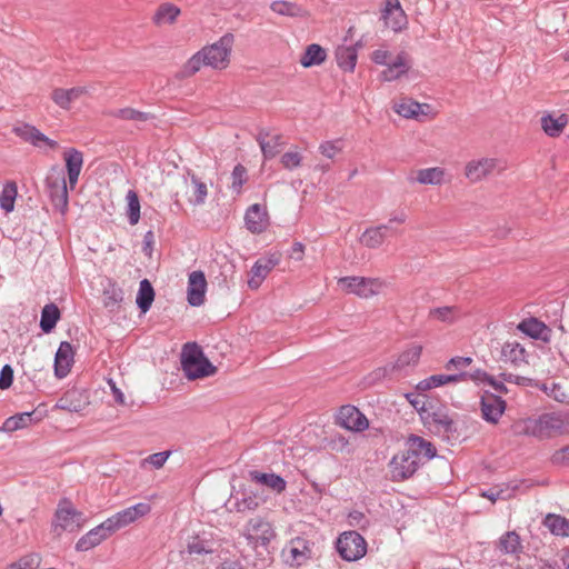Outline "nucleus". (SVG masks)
Instances as JSON below:
<instances>
[{"mask_svg":"<svg viewBox=\"0 0 569 569\" xmlns=\"http://www.w3.org/2000/svg\"><path fill=\"white\" fill-rule=\"evenodd\" d=\"M40 420L41 415H38L36 410L16 413L4 420L2 429L6 432H13Z\"/></svg>","mask_w":569,"mask_h":569,"instance_id":"29","label":"nucleus"},{"mask_svg":"<svg viewBox=\"0 0 569 569\" xmlns=\"http://www.w3.org/2000/svg\"><path fill=\"white\" fill-rule=\"evenodd\" d=\"M421 352L422 347L420 345H413L405 350L392 365L397 371L408 366H416L420 359Z\"/></svg>","mask_w":569,"mask_h":569,"instance_id":"40","label":"nucleus"},{"mask_svg":"<svg viewBox=\"0 0 569 569\" xmlns=\"http://www.w3.org/2000/svg\"><path fill=\"white\" fill-rule=\"evenodd\" d=\"M66 162V169L68 174V181L70 189L73 190L78 183L79 176L83 166V154L81 151L69 148L63 153Z\"/></svg>","mask_w":569,"mask_h":569,"instance_id":"17","label":"nucleus"},{"mask_svg":"<svg viewBox=\"0 0 569 569\" xmlns=\"http://www.w3.org/2000/svg\"><path fill=\"white\" fill-rule=\"evenodd\" d=\"M73 348L68 341H62L56 352L54 357V372L59 378H63L70 371L73 363Z\"/></svg>","mask_w":569,"mask_h":569,"instance_id":"23","label":"nucleus"},{"mask_svg":"<svg viewBox=\"0 0 569 569\" xmlns=\"http://www.w3.org/2000/svg\"><path fill=\"white\" fill-rule=\"evenodd\" d=\"M169 456H170V451H161V452L152 453L149 456L148 461L154 468L159 469L166 463Z\"/></svg>","mask_w":569,"mask_h":569,"instance_id":"64","label":"nucleus"},{"mask_svg":"<svg viewBox=\"0 0 569 569\" xmlns=\"http://www.w3.org/2000/svg\"><path fill=\"white\" fill-rule=\"evenodd\" d=\"M408 449L406 450L411 456L420 458H425L426 460H430L436 457L437 449L436 447L428 440L422 437L411 435L407 440Z\"/></svg>","mask_w":569,"mask_h":569,"instance_id":"24","label":"nucleus"},{"mask_svg":"<svg viewBox=\"0 0 569 569\" xmlns=\"http://www.w3.org/2000/svg\"><path fill=\"white\" fill-rule=\"evenodd\" d=\"M123 290L112 280L108 279L103 284L102 303L110 312H117L123 301Z\"/></svg>","mask_w":569,"mask_h":569,"instance_id":"26","label":"nucleus"},{"mask_svg":"<svg viewBox=\"0 0 569 569\" xmlns=\"http://www.w3.org/2000/svg\"><path fill=\"white\" fill-rule=\"evenodd\" d=\"M188 552L190 555H206L211 552V550L207 547L206 541L197 537L188 543Z\"/></svg>","mask_w":569,"mask_h":569,"instance_id":"60","label":"nucleus"},{"mask_svg":"<svg viewBox=\"0 0 569 569\" xmlns=\"http://www.w3.org/2000/svg\"><path fill=\"white\" fill-rule=\"evenodd\" d=\"M279 261L280 259L277 254L258 259L249 272L250 278L248 279V287L252 290L258 289Z\"/></svg>","mask_w":569,"mask_h":569,"instance_id":"14","label":"nucleus"},{"mask_svg":"<svg viewBox=\"0 0 569 569\" xmlns=\"http://www.w3.org/2000/svg\"><path fill=\"white\" fill-rule=\"evenodd\" d=\"M525 348L518 342H506L501 349V357L506 361L518 363L523 361Z\"/></svg>","mask_w":569,"mask_h":569,"instance_id":"47","label":"nucleus"},{"mask_svg":"<svg viewBox=\"0 0 569 569\" xmlns=\"http://www.w3.org/2000/svg\"><path fill=\"white\" fill-rule=\"evenodd\" d=\"M515 432L538 439L569 433V413L548 412L538 418H527L515 425Z\"/></svg>","mask_w":569,"mask_h":569,"instance_id":"1","label":"nucleus"},{"mask_svg":"<svg viewBox=\"0 0 569 569\" xmlns=\"http://www.w3.org/2000/svg\"><path fill=\"white\" fill-rule=\"evenodd\" d=\"M231 188L233 191L239 193L241 191L242 186L247 182V169L242 164H237L231 173Z\"/></svg>","mask_w":569,"mask_h":569,"instance_id":"54","label":"nucleus"},{"mask_svg":"<svg viewBox=\"0 0 569 569\" xmlns=\"http://www.w3.org/2000/svg\"><path fill=\"white\" fill-rule=\"evenodd\" d=\"M459 315V309L455 306L432 308L429 311L430 318L448 323L456 321Z\"/></svg>","mask_w":569,"mask_h":569,"instance_id":"48","label":"nucleus"},{"mask_svg":"<svg viewBox=\"0 0 569 569\" xmlns=\"http://www.w3.org/2000/svg\"><path fill=\"white\" fill-rule=\"evenodd\" d=\"M569 122V117L561 113L558 117L546 114L541 118V127L545 133L551 138L559 137Z\"/></svg>","mask_w":569,"mask_h":569,"instance_id":"32","label":"nucleus"},{"mask_svg":"<svg viewBox=\"0 0 569 569\" xmlns=\"http://www.w3.org/2000/svg\"><path fill=\"white\" fill-rule=\"evenodd\" d=\"M396 371L397 370L392 363H387L386 366L378 367L365 377L363 383L367 387H372L387 378H391Z\"/></svg>","mask_w":569,"mask_h":569,"instance_id":"44","label":"nucleus"},{"mask_svg":"<svg viewBox=\"0 0 569 569\" xmlns=\"http://www.w3.org/2000/svg\"><path fill=\"white\" fill-rule=\"evenodd\" d=\"M181 367L189 380L206 378L217 371V368L209 361L196 342H188L183 346Z\"/></svg>","mask_w":569,"mask_h":569,"instance_id":"2","label":"nucleus"},{"mask_svg":"<svg viewBox=\"0 0 569 569\" xmlns=\"http://www.w3.org/2000/svg\"><path fill=\"white\" fill-rule=\"evenodd\" d=\"M111 536L104 521L83 535L76 543L77 551H88Z\"/></svg>","mask_w":569,"mask_h":569,"instance_id":"19","label":"nucleus"},{"mask_svg":"<svg viewBox=\"0 0 569 569\" xmlns=\"http://www.w3.org/2000/svg\"><path fill=\"white\" fill-rule=\"evenodd\" d=\"M270 9L277 14L291 18L303 17L306 14V11L302 9V7H300L296 2H289L283 0L273 1L270 4Z\"/></svg>","mask_w":569,"mask_h":569,"instance_id":"39","label":"nucleus"},{"mask_svg":"<svg viewBox=\"0 0 569 569\" xmlns=\"http://www.w3.org/2000/svg\"><path fill=\"white\" fill-rule=\"evenodd\" d=\"M543 526L559 537H569V520L560 515L548 513L543 519Z\"/></svg>","mask_w":569,"mask_h":569,"instance_id":"35","label":"nucleus"},{"mask_svg":"<svg viewBox=\"0 0 569 569\" xmlns=\"http://www.w3.org/2000/svg\"><path fill=\"white\" fill-rule=\"evenodd\" d=\"M389 232L396 233L397 230L389 224H379L377 227H370L365 230L361 234L360 241L366 247L375 249L380 247Z\"/></svg>","mask_w":569,"mask_h":569,"instance_id":"25","label":"nucleus"},{"mask_svg":"<svg viewBox=\"0 0 569 569\" xmlns=\"http://www.w3.org/2000/svg\"><path fill=\"white\" fill-rule=\"evenodd\" d=\"M342 150V144L340 140L336 141H325L319 146V151L322 156L328 159H333L337 153Z\"/></svg>","mask_w":569,"mask_h":569,"instance_id":"57","label":"nucleus"},{"mask_svg":"<svg viewBox=\"0 0 569 569\" xmlns=\"http://www.w3.org/2000/svg\"><path fill=\"white\" fill-rule=\"evenodd\" d=\"M53 173L46 179V186L53 206L64 213L68 209V187L63 172L57 168H52Z\"/></svg>","mask_w":569,"mask_h":569,"instance_id":"9","label":"nucleus"},{"mask_svg":"<svg viewBox=\"0 0 569 569\" xmlns=\"http://www.w3.org/2000/svg\"><path fill=\"white\" fill-rule=\"evenodd\" d=\"M60 310L54 303L46 305L41 310L40 328L44 333L51 332L60 319Z\"/></svg>","mask_w":569,"mask_h":569,"instance_id":"36","label":"nucleus"},{"mask_svg":"<svg viewBox=\"0 0 569 569\" xmlns=\"http://www.w3.org/2000/svg\"><path fill=\"white\" fill-rule=\"evenodd\" d=\"M396 13L395 23L392 24L393 30H400L402 26L406 23V16L400 6L399 0H386V9L385 14H393Z\"/></svg>","mask_w":569,"mask_h":569,"instance_id":"50","label":"nucleus"},{"mask_svg":"<svg viewBox=\"0 0 569 569\" xmlns=\"http://www.w3.org/2000/svg\"><path fill=\"white\" fill-rule=\"evenodd\" d=\"M337 419L341 427L351 431H363L369 427L366 416L351 405L342 406Z\"/></svg>","mask_w":569,"mask_h":569,"instance_id":"13","label":"nucleus"},{"mask_svg":"<svg viewBox=\"0 0 569 569\" xmlns=\"http://www.w3.org/2000/svg\"><path fill=\"white\" fill-rule=\"evenodd\" d=\"M259 507V501L256 496H247L234 502V510L237 512L254 511Z\"/></svg>","mask_w":569,"mask_h":569,"instance_id":"56","label":"nucleus"},{"mask_svg":"<svg viewBox=\"0 0 569 569\" xmlns=\"http://www.w3.org/2000/svg\"><path fill=\"white\" fill-rule=\"evenodd\" d=\"M472 363V358L470 357H453L446 365L445 368L447 370L457 369L460 370L466 368Z\"/></svg>","mask_w":569,"mask_h":569,"instance_id":"63","label":"nucleus"},{"mask_svg":"<svg viewBox=\"0 0 569 569\" xmlns=\"http://www.w3.org/2000/svg\"><path fill=\"white\" fill-rule=\"evenodd\" d=\"M406 398L410 402V405L419 412L420 416L421 413L425 415L430 408V405H432V402L428 401L425 396H420L417 393H407Z\"/></svg>","mask_w":569,"mask_h":569,"instance_id":"55","label":"nucleus"},{"mask_svg":"<svg viewBox=\"0 0 569 569\" xmlns=\"http://www.w3.org/2000/svg\"><path fill=\"white\" fill-rule=\"evenodd\" d=\"M202 66H206L203 52L200 50L194 53L183 66L180 71L181 78H188L197 73Z\"/></svg>","mask_w":569,"mask_h":569,"instance_id":"51","label":"nucleus"},{"mask_svg":"<svg viewBox=\"0 0 569 569\" xmlns=\"http://www.w3.org/2000/svg\"><path fill=\"white\" fill-rule=\"evenodd\" d=\"M87 93L84 87H73L71 89L57 88L52 91L51 98L57 106L62 109H69L71 103Z\"/></svg>","mask_w":569,"mask_h":569,"instance_id":"31","label":"nucleus"},{"mask_svg":"<svg viewBox=\"0 0 569 569\" xmlns=\"http://www.w3.org/2000/svg\"><path fill=\"white\" fill-rule=\"evenodd\" d=\"M88 399L80 389L67 390L57 401L56 407L69 412H79L86 408Z\"/></svg>","mask_w":569,"mask_h":569,"instance_id":"18","label":"nucleus"},{"mask_svg":"<svg viewBox=\"0 0 569 569\" xmlns=\"http://www.w3.org/2000/svg\"><path fill=\"white\" fill-rule=\"evenodd\" d=\"M207 289L206 276L201 270L192 271L188 279V302L192 307H199L204 302Z\"/></svg>","mask_w":569,"mask_h":569,"instance_id":"15","label":"nucleus"},{"mask_svg":"<svg viewBox=\"0 0 569 569\" xmlns=\"http://www.w3.org/2000/svg\"><path fill=\"white\" fill-rule=\"evenodd\" d=\"M338 283L348 292L353 293L360 298H370L378 295L381 289V281L377 278L365 277H342Z\"/></svg>","mask_w":569,"mask_h":569,"instance_id":"8","label":"nucleus"},{"mask_svg":"<svg viewBox=\"0 0 569 569\" xmlns=\"http://www.w3.org/2000/svg\"><path fill=\"white\" fill-rule=\"evenodd\" d=\"M420 460L405 451L397 455L390 462L392 479L400 481L410 478L418 470Z\"/></svg>","mask_w":569,"mask_h":569,"instance_id":"12","label":"nucleus"},{"mask_svg":"<svg viewBox=\"0 0 569 569\" xmlns=\"http://www.w3.org/2000/svg\"><path fill=\"white\" fill-rule=\"evenodd\" d=\"M244 537L248 545L257 548L259 546L267 547L270 541L276 537V532L270 522L256 517L251 518L244 527Z\"/></svg>","mask_w":569,"mask_h":569,"instance_id":"7","label":"nucleus"},{"mask_svg":"<svg viewBox=\"0 0 569 569\" xmlns=\"http://www.w3.org/2000/svg\"><path fill=\"white\" fill-rule=\"evenodd\" d=\"M286 562L299 567L312 557V549L308 540L303 538L292 539L288 546Z\"/></svg>","mask_w":569,"mask_h":569,"instance_id":"16","label":"nucleus"},{"mask_svg":"<svg viewBox=\"0 0 569 569\" xmlns=\"http://www.w3.org/2000/svg\"><path fill=\"white\" fill-rule=\"evenodd\" d=\"M256 140L261 148L264 159L274 158L279 153L280 147L283 144L281 134L271 136L270 131L266 129L259 131Z\"/></svg>","mask_w":569,"mask_h":569,"instance_id":"22","label":"nucleus"},{"mask_svg":"<svg viewBox=\"0 0 569 569\" xmlns=\"http://www.w3.org/2000/svg\"><path fill=\"white\" fill-rule=\"evenodd\" d=\"M111 116L121 120L133 121L136 123H142L154 119L152 113L139 111L129 107L114 110L111 112Z\"/></svg>","mask_w":569,"mask_h":569,"instance_id":"42","label":"nucleus"},{"mask_svg":"<svg viewBox=\"0 0 569 569\" xmlns=\"http://www.w3.org/2000/svg\"><path fill=\"white\" fill-rule=\"evenodd\" d=\"M39 566V555L30 553L21 557L18 561L10 563L8 569H37Z\"/></svg>","mask_w":569,"mask_h":569,"instance_id":"53","label":"nucleus"},{"mask_svg":"<svg viewBox=\"0 0 569 569\" xmlns=\"http://www.w3.org/2000/svg\"><path fill=\"white\" fill-rule=\"evenodd\" d=\"M499 549L505 553H516L520 549V538L515 531L506 532L499 539Z\"/></svg>","mask_w":569,"mask_h":569,"instance_id":"52","label":"nucleus"},{"mask_svg":"<svg viewBox=\"0 0 569 569\" xmlns=\"http://www.w3.org/2000/svg\"><path fill=\"white\" fill-rule=\"evenodd\" d=\"M180 14V9L172 3H162L157 9L153 21L156 24H171L176 21L178 16Z\"/></svg>","mask_w":569,"mask_h":569,"instance_id":"38","label":"nucleus"},{"mask_svg":"<svg viewBox=\"0 0 569 569\" xmlns=\"http://www.w3.org/2000/svg\"><path fill=\"white\" fill-rule=\"evenodd\" d=\"M410 67L407 54L405 52H400L392 62L386 64V69L380 73V79L388 82L397 80L401 76L406 74Z\"/></svg>","mask_w":569,"mask_h":569,"instance_id":"28","label":"nucleus"},{"mask_svg":"<svg viewBox=\"0 0 569 569\" xmlns=\"http://www.w3.org/2000/svg\"><path fill=\"white\" fill-rule=\"evenodd\" d=\"M517 329L532 339H540L545 342L550 340V328L537 318L530 317L523 319L517 326Z\"/></svg>","mask_w":569,"mask_h":569,"instance_id":"21","label":"nucleus"},{"mask_svg":"<svg viewBox=\"0 0 569 569\" xmlns=\"http://www.w3.org/2000/svg\"><path fill=\"white\" fill-rule=\"evenodd\" d=\"M249 478L251 481L266 486L277 493H281L286 490V480L276 473H266L258 470L249 471Z\"/></svg>","mask_w":569,"mask_h":569,"instance_id":"30","label":"nucleus"},{"mask_svg":"<svg viewBox=\"0 0 569 569\" xmlns=\"http://www.w3.org/2000/svg\"><path fill=\"white\" fill-rule=\"evenodd\" d=\"M127 201H128V208H127V216L129 223L131 226H134L139 222L140 219V201L138 193L134 190H129L127 192Z\"/></svg>","mask_w":569,"mask_h":569,"instance_id":"49","label":"nucleus"},{"mask_svg":"<svg viewBox=\"0 0 569 569\" xmlns=\"http://www.w3.org/2000/svg\"><path fill=\"white\" fill-rule=\"evenodd\" d=\"M267 212L261 204L254 203L250 206L244 216L246 227L252 233H260L267 227Z\"/></svg>","mask_w":569,"mask_h":569,"instance_id":"27","label":"nucleus"},{"mask_svg":"<svg viewBox=\"0 0 569 569\" xmlns=\"http://www.w3.org/2000/svg\"><path fill=\"white\" fill-rule=\"evenodd\" d=\"M13 131L18 137L36 147L39 146V139L44 138V134L36 127L27 123L14 127Z\"/></svg>","mask_w":569,"mask_h":569,"instance_id":"46","label":"nucleus"},{"mask_svg":"<svg viewBox=\"0 0 569 569\" xmlns=\"http://www.w3.org/2000/svg\"><path fill=\"white\" fill-rule=\"evenodd\" d=\"M421 420L423 426L432 433L448 440L450 438H457V436H455L457 425L449 416L447 407H436L433 403L430 405L428 411L425 415L421 413Z\"/></svg>","mask_w":569,"mask_h":569,"instance_id":"3","label":"nucleus"},{"mask_svg":"<svg viewBox=\"0 0 569 569\" xmlns=\"http://www.w3.org/2000/svg\"><path fill=\"white\" fill-rule=\"evenodd\" d=\"M232 44L233 34L226 33L216 43L204 47L201 51L206 59V66L214 69H224L229 63Z\"/></svg>","mask_w":569,"mask_h":569,"instance_id":"6","label":"nucleus"},{"mask_svg":"<svg viewBox=\"0 0 569 569\" xmlns=\"http://www.w3.org/2000/svg\"><path fill=\"white\" fill-rule=\"evenodd\" d=\"M327 52L326 50L317 43L309 44L305 53L300 58V63L305 68H310L313 66H319L326 61Z\"/></svg>","mask_w":569,"mask_h":569,"instance_id":"34","label":"nucleus"},{"mask_svg":"<svg viewBox=\"0 0 569 569\" xmlns=\"http://www.w3.org/2000/svg\"><path fill=\"white\" fill-rule=\"evenodd\" d=\"M338 66L345 71L352 72L355 70L358 51L357 46H339L335 52Z\"/></svg>","mask_w":569,"mask_h":569,"instance_id":"33","label":"nucleus"},{"mask_svg":"<svg viewBox=\"0 0 569 569\" xmlns=\"http://www.w3.org/2000/svg\"><path fill=\"white\" fill-rule=\"evenodd\" d=\"M337 551L346 561H357L367 553V542L357 531L341 533L336 543Z\"/></svg>","mask_w":569,"mask_h":569,"instance_id":"5","label":"nucleus"},{"mask_svg":"<svg viewBox=\"0 0 569 569\" xmlns=\"http://www.w3.org/2000/svg\"><path fill=\"white\" fill-rule=\"evenodd\" d=\"M498 161L492 158H482L467 163L465 174L471 182L480 181L489 176L496 168Z\"/></svg>","mask_w":569,"mask_h":569,"instance_id":"20","label":"nucleus"},{"mask_svg":"<svg viewBox=\"0 0 569 569\" xmlns=\"http://www.w3.org/2000/svg\"><path fill=\"white\" fill-rule=\"evenodd\" d=\"M13 382V369L10 365H4L0 371V390L8 389Z\"/></svg>","mask_w":569,"mask_h":569,"instance_id":"61","label":"nucleus"},{"mask_svg":"<svg viewBox=\"0 0 569 569\" xmlns=\"http://www.w3.org/2000/svg\"><path fill=\"white\" fill-rule=\"evenodd\" d=\"M281 164L288 170H293L301 164L302 156L297 151H288L282 154Z\"/></svg>","mask_w":569,"mask_h":569,"instance_id":"58","label":"nucleus"},{"mask_svg":"<svg viewBox=\"0 0 569 569\" xmlns=\"http://www.w3.org/2000/svg\"><path fill=\"white\" fill-rule=\"evenodd\" d=\"M445 171L439 167L420 169L417 171L416 181L421 184H440Z\"/></svg>","mask_w":569,"mask_h":569,"instance_id":"45","label":"nucleus"},{"mask_svg":"<svg viewBox=\"0 0 569 569\" xmlns=\"http://www.w3.org/2000/svg\"><path fill=\"white\" fill-rule=\"evenodd\" d=\"M86 522L84 515L77 510L70 500L63 498L59 501L52 520V531L60 536L62 531L76 532Z\"/></svg>","mask_w":569,"mask_h":569,"instance_id":"4","label":"nucleus"},{"mask_svg":"<svg viewBox=\"0 0 569 569\" xmlns=\"http://www.w3.org/2000/svg\"><path fill=\"white\" fill-rule=\"evenodd\" d=\"M17 196V183L14 181L6 182L0 194V208L3 209L7 213L13 211Z\"/></svg>","mask_w":569,"mask_h":569,"instance_id":"43","label":"nucleus"},{"mask_svg":"<svg viewBox=\"0 0 569 569\" xmlns=\"http://www.w3.org/2000/svg\"><path fill=\"white\" fill-rule=\"evenodd\" d=\"M551 462L555 466L569 467V445L555 451V453L551 456Z\"/></svg>","mask_w":569,"mask_h":569,"instance_id":"62","label":"nucleus"},{"mask_svg":"<svg viewBox=\"0 0 569 569\" xmlns=\"http://www.w3.org/2000/svg\"><path fill=\"white\" fill-rule=\"evenodd\" d=\"M154 300V290L151 282L148 279L140 281L139 290L137 295V306L141 312L146 313Z\"/></svg>","mask_w":569,"mask_h":569,"instance_id":"37","label":"nucleus"},{"mask_svg":"<svg viewBox=\"0 0 569 569\" xmlns=\"http://www.w3.org/2000/svg\"><path fill=\"white\" fill-rule=\"evenodd\" d=\"M506 401L498 395L483 391L480 398L481 417L489 423H498L506 410Z\"/></svg>","mask_w":569,"mask_h":569,"instance_id":"11","label":"nucleus"},{"mask_svg":"<svg viewBox=\"0 0 569 569\" xmlns=\"http://www.w3.org/2000/svg\"><path fill=\"white\" fill-rule=\"evenodd\" d=\"M191 182L194 186V204H202L207 198L208 189L206 183L200 181L196 174H191Z\"/></svg>","mask_w":569,"mask_h":569,"instance_id":"59","label":"nucleus"},{"mask_svg":"<svg viewBox=\"0 0 569 569\" xmlns=\"http://www.w3.org/2000/svg\"><path fill=\"white\" fill-rule=\"evenodd\" d=\"M151 510L150 505L140 502L126 508L104 520L106 526L113 535L119 529L134 522L140 517L146 516Z\"/></svg>","mask_w":569,"mask_h":569,"instance_id":"10","label":"nucleus"},{"mask_svg":"<svg viewBox=\"0 0 569 569\" xmlns=\"http://www.w3.org/2000/svg\"><path fill=\"white\" fill-rule=\"evenodd\" d=\"M423 108H429L428 104H420L412 100H407L398 103L395 108L396 112L403 118L419 119V117L426 116Z\"/></svg>","mask_w":569,"mask_h":569,"instance_id":"41","label":"nucleus"}]
</instances>
